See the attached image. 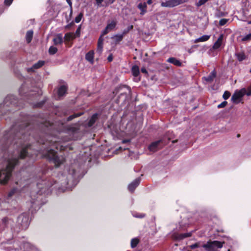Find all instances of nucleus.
Wrapping results in <instances>:
<instances>
[{
  "label": "nucleus",
  "instance_id": "nucleus-58",
  "mask_svg": "<svg viewBox=\"0 0 251 251\" xmlns=\"http://www.w3.org/2000/svg\"><path fill=\"white\" fill-rule=\"evenodd\" d=\"M133 25H130L127 27V29H129V31H130L133 28Z\"/></svg>",
  "mask_w": 251,
  "mask_h": 251
},
{
  "label": "nucleus",
  "instance_id": "nucleus-42",
  "mask_svg": "<svg viewBox=\"0 0 251 251\" xmlns=\"http://www.w3.org/2000/svg\"><path fill=\"white\" fill-rule=\"evenodd\" d=\"M230 96V93L228 91H225L223 95V98L225 100L228 99Z\"/></svg>",
  "mask_w": 251,
  "mask_h": 251
},
{
  "label": "nucleus",
  "instance_id": "nucleus-37",
  "mask_svg": "<svg viewBox=\"0 0 251 251\" xmlns=\"http://www.w3.org/2000/svg\"><path fill=\"white\" fill-rule=\"evenodd\" d=\"M132 215L134 217L138 218H143L145 216V214L143 213H138L136 212H134L132 213Z\"/></svg>",
  "mask_w": 251,
  "mask_h": 251
},
{
  "label": "nucleus",
  "instance_id": "nucleus-18",
  "mask_svg": "<svg viewBox=\"0 0 251 251\" xmlns=\"http://www.w3.org/2000/svg\"><path fill=\"white\" fill-rule=\"evenodd\" d=\"M216 72L215 70H213L210 74L207 76L203 77L207 82H211L213 81L214 79L216 77Z\"/></svg>",
  "mask_w": 251,
  "mask_h": 251
},
{
  "label": "nucleus",
  "instance_id": "nucleus-24",
  "mask_svg": "<svg viewBox=\"0 0 251 251\" xmlns=\"http://www.w3.org/2000/svg\"><path fill=\"white\" fill-rule=\"evenodd\" d=\"M76 38V36L72 32H68L65 34L64 39L66 41H70Z\"/></svg>",
  "mask_w": 251,
  "mask_h": 251
},
{
  "label": "nucleus",
  "instance_id": "nucleus-40",
  "mask_svg": "<svg viewBox=\"0 0 251 251\" xmlns=\"http://www.w3.org/2000/svg\"><path fill=\"white\" fill-rule=\"evenodd\" d=\"M251 40V33H250L248 35L244 36L242 39V40L243 41H248Z\"/></svg>",
  "mask_w": 251,
  "mask_h": 251
},
{
  "label": "nucleus",
  "instance_id": "nucleus-59",
  "mask_svg": "<svg viewBox=\"0 0 251 251\" xmlns=\"http://www.w3.org/2000/svg\"><path fill=\"white\" fill-rule=\"evenodd\" d=\"M2 202H3V201L0 198V205H1V203Z\"/></svg>",
  "mask_w": 251,
  "mask_h": 251
},
{
  "label": "nucleus",
  "instance_id": "nucleus-44",
  "mask_svg": "<svg viewBox=\"0 0 251 251\" xmlns=\"http://www.w3.org/2000/svg\"><path fill=\"white\" fill-rule=\"evenodd\" d=\"M228 20L226 19H222L219 21V25L221 26L224 25L227 22Z\"/></svg>",
  "mask_w": 251,
  "mask_h": 251
},
{
  "label": "nucleus",
  "instance_id": "nucleus-61",
  "mask_svg": "<svg viewBox=\"0 0 251 251\" xmlns=\"http://www.w3.org/2000/svg\"><path fill=\"white\" fill-rule=\"evenodd\" d=\"M250 73H251V69H250Z\"/></svg>",
  "mask_w": 251,
  "mask_h": 251
},
{
  "label": "nucleus",
  "instance_id": "nucleus-56",
  "mask_svg": "<svg viewBox=\"0 0 251 251\" xmlns=\"http://www.w3.org/2000/svg\"><path fill=\"white\" fill-rule=\"evenodd\" d=\"M152 0H148L147 1V4H151L152 2Z\"/></svg>",
  "mask_w": 251,
  "mask_h": 251
},
{
  "label": "nucleus",
  "instance_id": "nucleus-41",
  "mask_svg": "<svg viewBox=\"0 0 251 251\" xmlns=\"http://www.w3.org/2000/svg\"><path fill=\"white\" fill-rule=\"evenodd\" d=\"M82 16H83V14L82 13H80L78 14V15L75 17V22L76 23H78L81 21Z\"/></svg>",
  "mask_w": 251,
  "mask_h": 251
},
{
  "label": "nucleus",
  "instance_id": "nucleus-51",
  "mask_svg": "<svg viewBox=\"0 0 251 251\" xmlns=\"http://www.w3.org/2000/svg\"><path fill=\"white\" fill-rule=\"evenodd\" d=\"M69 130L73 132H75L78 130V128L75 127H71L69 128Z\"/></svg>",
  "mask_w": 251,
  "mask_h": 251
},
{
  "label": "nucleus",
  "instance_id": "nucleus-30",
  "mask_svg": "<svg viewBox=\"0 0 251 251\" xmlns=\"http://www.w3.org/2000/svg\"><path fill=\"white\" fill-rule=\"evenodd\" d=\"M239 61H242L246 58V56L243 52H240L235 54Z\"/></svg>",
  "mask_w": 251,
  "mask_h": 251
},
{
  "label": "nucleus",
  "instance_id": "nucleus-14",
  "mask_svg": "<svg viewBox=\"0 0 251 251\" xmlns=\"http://www.w3.org/2000/svg\"><path fill=\"white\" fill-rule=\"evenodd\" d=\"M19 192L17 188H13L8 194L6 198L4 200L6 202H9L10 200Z\"/></svg>",
  "mask_w": 251,
  "mask_h": 251
},
{
  "label": "nucleus",
  "instance_id": "nucleus-31",
  "mask_svg": "<svg viewBox=\"0 0 251 251\" xmlns=\"http://www.w3.org/2000/svg\"><path fill=\"white\" fill-rule=\"evenodd\" d=\"M132 73L134 76H138L139 74V69L137 66H133L132 67Z\"/></svg>",
  "mask_w": 251,
  "mask_h": 251
},
{
  "label": "nucleus",
  "instance_id": "nucleus-52",
  "mask_svg": "<svg viewBox=\"0 0 251 251\" xmlns=\"http://www.w3.org/2000/svg\"><path fill=\"white\" fill-rule=\"evenodd\" d=\"M141 71L142 73H144V74H147L148 73V72L147 71V70L145 68H141Z\"/></svg>",
  "mask_w": 251,
  "mask_h": 251
},
{
  "label": "nucleus",
  "instance_id": "nucleus-27",
  "mask_svg": "<svg viewBox=\"0 0 251 251\" xmlns=\"http://www.w3.org/2000/svg\"><path fill=\"white\" fill-rule=\"evenodd\" d=\"M210 38V36L207 35H204L201 37L196 39L195 43L202 42L207 41Z\"/></svg>",
  "mask_w": 251,
  "mask_h": 251
},
{
  "label": "nucleus",
  "instance_id": "nucleus-12",
  "mask_svg": "<svg viewBox=\"0 0 251 251\" xmlns=\"http://www.w3.org/2000/svg\"><path fill=\"white\" fill-rule=\"evenodd\" d=\"M44 64L45 61L39 60L37 63L33 64L31 67L26 68V70L28 73H33L35 71V70L42 67Z\"/></svg>",
  "mask_w": 251,
  "mask_h": 251
},
{
  "label": "nucleus",
  "instance_id": "nucleus-32",
  "mask_svg": "<svg viewBox=\"0 0 251 251\" xmlns=\"http://www.w3.org/2000/svg\"><path fill=\"white\" fill-rule=\"evenodd\" d=\"M139 242V240L138 238H135L132 239L131 240V247L132 248H135L138 244Z\"/></svg>",
  "mask_w": 251,
  "mask_h": 251
},
{
  "label": "nucleus",
  "instance_id": "nucleus-23",
  "mask_svg": "<svg viewBox=\"0 0 251 251\" xmlns=\"http://www.w3.org/2000/svg\"><path fill=\"white\" fill-rule=\"evenodd\" d=\"M94 51L91 50L89 51L85 56L86 59L91 63L93 62L94 60Z\"/></svg>",
  "mask_w": 251,
  "mask_h": 251
},
{
  "label": "nucleus",
  "instance_id": "nucleus-29",
  "mask_svg": "<svg viewBox=\"0 0 251 251\" xmlns=\"http://www.w3.org/2000/svg\"><path fill=\"white\" fill-rule=\"evenodd\" d=\"M117 25V22L115 21H112L110 23H108L106 27L110 31L113 30Z\"/></svg>",
  "mask_w": 251,
  "mask_h": 251
},
{
  "label": "nucleus",
  "instance_id": "nucleus-57",
  "mask_svg": "<svg viewBox=\"0 0 251 251\" xmlns=\"http://www.w3.org/2000/svg\"><path fill=\"white\" fill-rule=\"evenodd\" d=\"M130 142V140H123V141H122V142H123V143H128V142Z\"/></svg>",
  "mask_w": 251,
  "mask_h": 251
},
{
  "label": "nucleus",
  "instance_id": "nucleus-34",
  "mask_svg": "<svg viewBox=\"0 0 251 251\" xmlns=\"http://www.w3.org/2000/svg\"><path fill=\"white\" fill-rule=\"evenodd\" d=\"M26 248L27 251H39L35 246L29 244H27Z\"/></svg>",
  "mask_w": 251,
  "mask_h": 251
},
{
  "label": "nucleus",
  "instance_id": "nucleus-13",
  "mask_svg": "<svg viewBox=\"0 0 251 251\" xmlns=\"http://www.w3.org/2000/svg\"><path fill=\"white\" fill-rule=\"evenodd\" d=\"M141 181L140 178H136L133 181L130 183L128 188L129 191L133 192L135 188L138 186Z\"/></svg>",
  "mask_w": 251,
  "mask_h": 251
},
{
  "label": "nucleus",
  "instance_id": "nucleus-3",
  "mask_svg": "<svg viewBox=\"0 0 251 251\" xmlns=\"http://www.w3.org/2000/svg\"><path fill=\"white\" fill-rule=\"evenodd\" d=\"M46 141L43 139H39L38 142L43 145L41 151L43 156L46 158L49 161L54 164L56 167L60 166L65 161V158L62 155H58L56 150H63L64 146L62 143L57 140L55 137H50Z\"/></svg>",
  "mask_w": 251,
  "mask_h": 251
},
{
  "label": "nucleus",
  "instance_id": "nucleus-48",
  "mask_svg": "<svg viewBox=\"0 0 251 251\" xmlns=\"http://www.w3.org/2000/svg\"><path fill=\"white\" fill-rule=\"evenodd\" d=\"M110 31L105 27V29L102 31L101 35L103 36L107 34Z\"/></svg>",
  "mask_w": 251,
  "mask_h": 251
},
{
  "label": "nucleus",
  "instance_id": "nucleus-16",
  "mask_svg": "<svg viewBox=\"0 0 251 251\" xmlns=\"http://www.w3.org/2000/svg\"><path fill=\"white\" fill-rule=\"evenodd\" d=\"M224 38V34H221L218 38L217 40L215 42L213 46V49L214 50H217L222 45V41Z\"/></svg>",
  "mask_w": 251,
  "mask_h": 251
},
{
  "label": "nucleus",
  "instance_id": "nucleus-47",
  "mask_svg": "<svg viewBox=\"0 0 251 251\" xmlns=\"http://www.w3.org/2000/svg\"><path fill=\"white\" fill-rule=\"evenodd\" d=\"M115 0H105L104 3H105V6H107L109 4L113 3L115 1Z\"/></svg>",
  "mask_w": 251,
  "mask_h": 251
},
{
  "label": "nucleus",
  "instance_id": "nucleus-21",
  "mask_svg": "<svg viewBox=\"0 0 251 251\" xmlns=\"http://www.w3.org/2000/svg\"><path fill=\"white\" fill-rule=\"evenodd\" d=\"M53 42L55 45H61L63 43V38L60 34H57V35L53 38Z\"/></svg>",
  "mask_w": 251,
  "mask_h": 251
},
{
  "label": "nucleus",
  "instance_id": "nucleus-43",
  "mask_svg": "<svg viewBox=\"0 0 251 251\" xmlns=\"http://www.w3.org/2000/svg\"><path fill=\"white\" fill-rule=\"evenodd\" d=\"M67 3L69 4L70 8V16H72L73 14L72 3L71 0H67Z\"/></svg>",
  "mask_w": 251,
  "mask_h": 251
},
{
  "label": "nucleus",
  "instance_id": "nucleus-33",
  "mask_svg": "<svg viewBox=\"0 0 251 251\" xmlns=\"http://www.w3.org/2000/svg\"><path fill=\"white\" fill-rule=\"evenodd\" d=\"M57 50H58L56 47L54 46H51L49 48V52L50 54L53 55L57 52Z\"/></svg>",
  "mask_w": 251,
  "mask_h": 251
},
{
  "label": "nucleus",
  "instance_id": "nucleus-36",
  "mask_svg": "<svg viewBox=\"0 0 251 251\" xmlns=\"http://www.w3.org/2000/svg\"><path fill=\"white\" fill-rule=\"evenodd\" d=\"M98 7L106 6L104 0H95Z\"/></svg>",
  "mask_w": 251,
  "mask_h": 251
},
{
  "label": "nucleus",
  "instance_id": "nucleus-35",
  "mask_svg": "<svg viewBox=\"0 0 251 251\" xmlns=\"http://www.w3.org/2000/svg\"><path fill=\"white\" fill-rule=\"evenodd\" d=\"M123 38V34H116L113 37V39L116 42L121 41Z\"/></svg>",
  "mask_w": 251,
  "mask_h": 251
},
{
  "label": "nucleus",
  "instance_id": "nucleus-49",
  "mask_svg": "<svg viewBox=\"0 0 251 251\" xmlns=\"http://www.w3.org/2000/svg\"><path fill=\"white\" fill-rule=\"evenodd\" d=\"M13 1V0H5L4 3L5 5L9 6L12 3Z\"/></svg>",
  "mask_w": 251,
  "mask_h": 251
},
{
  "label": "nucleus",
  "instance_id": "nucleus-50",
  "mask_svg": "<svg viewBox=\"0 0 251 251\" xmlns=\"http://www.w3.org/2000/svg\"><path fill=\"white\" fill-rule=\"evenodd\" d=\"M74 25V23L73 22H72L69 24L66 25L65 26V28L66 29H69L70 27H71L72 26Z\"/></svg>",
  "mask_w": 251,
  "mask_h": 251
},
{
  "label": "nucleus",
  "instance_id": "nucleus-62",
  "mask_svg": "<svg viewBox=\"0 0 251 251\" xmlns=\"http://www.w3.org/2000/svg\"><path fill=\"white\" fill-rule=\"evenodd\" d=\"M250 24H251V21L250 22Z\"/></svg>",
  "mask_w": 251,
  "mask_h": 251
},
{
  "label": "nucleus",
  "instance_id": "nucleus-10",
  "mask_svg": "<svg viewBox=\"0 0 251 251\" xmlns=\"http://www.w3.org/2000/svg\"><path fill=\"white\" fill-rule=\"evenodd\" d=\"M161 140H159L151 143L148 147L149 150L151 151L155 152L158 151L162 147Z\"/></svg>",
  "mask_w": 251,
  "mask_h": 251
},
{
  "label": "nucleus",
  "instance_id": "nucleus-54",
  "mask_svg": "<svg viewBox=\"0 0 251 251\" xmlns=\"http://www.w3.org/2000/svg\"><path fill=\"white\" fill-rule=\"evenodd\" d=\"M129 32V29H125L123 31V33L122 34H123V35L125 34H126L127 32Z\"/></svg>",
  "mask_w": 251,
  "mask_h": 251
},
{
  "label": "nucleus",
  "instance_id": "nucleus-11",
  "mask_svg": "<svg viewBox=\"0 0 251 251\" xmlns=\"http://www.w3.org/2000/svg\"><path fill=\"white\" fill-rule=\"evenodd\" d=\"M13 223V221L11 219H9L7 217L3 218L0 221V230H3L9 226H11Z\"/></svg>",
  "mask_w": 251,
  "mask_h": 251
},
{
  "label": "nucleus",
  "instance_id": "nucleus-28",
  "mask_svg": "<svg viewBox=\"0 0 251 251\" xmlns=\"http://www.w3.org/2000/svg\"><path fill=\"white\" fill-rule=\"evenodd\" d=\"M203 246H204V244H203L202 242H198L194 244L189 246L188 248H190V249L194 250L196 248L203 247Z\"/></svg>",
  "mask_w": 251,
  "mask_h": 251
},
{
  "label": "nucleus",
  "instance_id": "nucleus-22",
  "mask_svg": "<svg viewBox=\"0 0 251 251\" xmlns=\"http://www.w3.org/2000/svg\"><path fill=\"white\" fill-rule=\"evenodd\" d=\"M67 91V88L65 85L60 86L58 90V96L59 97L63 96Z\"/></svg>",
  "mask_w": 251,
  "mask_h": 251
},
{
  "label": "nucleus",
  "instance_id": "nucleus-20",
  "mask_svg": "<svg viewBox=\"0 0 251 251\" xmlns=\"http://www.w3.org/2000/svg\"><path fill=\"white\" fill-rule=\"evenodd\" d=\"M167 61L169 63H172L176 66H181L182 63L181 62L175 57H170L169 58Z\"/></svg>",
  "mask_w": 251,
  "mask_h": 251
},
{
  "label": "nucleus",
  "instance_id": "nucleus-4",
  "mask_svg": "<svg viewBox=\"0 0 251 251\" xmlns=\"http://www.w3.org/2000/svg\"><path fill=\"white\" fill-rule=\"evenodd\" d=\"M25 89V85H22L19 89L20 95L23 97V99H26L28 102L33 104L35 107H39L43 105L44 103V101H42L41 102L37 103H35L32 101L33 100H37V97L39 95V94L37 95L36 93L33 92H30L26 94L24 92Z\"/></svg>",
  "mask_w": 251,
  "mask_h": 251
},
{
  "label": "nucleus",
  "instance_id": "nucleus-38",
  "mask_svg": "<svg viewBox=\"0 0 251 251\" xmlns=\"http://www.w3.org/2000/svg\"><path fill=\"white\" fill-rule=\"evenodd\" d=\"M81 113H78V114H73L70 116H69L67 118V120L68 121H71L73 119H74L75 118V117H78L80 115H81Z\"/></svg>",
  "mask_w": 251,
  "mask_h": 251
},
{
  "label": "nucleus",
  "instance_id": "nucleus-60",
  "mask_svg": "<svg viewBox=\"0 0 251 251\" xmlns=\"http://www.w3.org/2000/svg\"><path fill=\"white\" fill-rule=\"evenodd\" d=\"M12 250V249L10 248L9 249V251H11Z\"/></svg>",
  "mask_w": 251,
  "mask_h": 251
},
{
  "label": "nucleus",
  "instance_id": "nucleus-39",
  "mask_svg": "<svg viewBox=\"0 0 251 251\" xmlns=\"http://www.w3.org/2000/svg\"><path fill=\"white\" fill-rule=\"evenodd\" d=\"M207 1V0H200L198 2L196 3V5L197 7H200L204 4Z\"/></svg>",
  "mask_w": 251,
  "mask_h": 251
},
{
  "label": "nucleus",
  "instance_id": "nucleus-8",
  "mask_svg": "<svg viewBox=\"0 0 251 251\" xmlns=\"http://www.w3.org/2000/svg\"><path fill=\"white\" fill-rule=\"evenodd\" d=\"M188 0H169L162 2L161 6L165 7H174L187 2Z\"/></svg>",
  "mask_w": 251,
  "mask_h": 251
},
{
  "label": "nucleus",
  "instance_id": "nucleus-7",
  "mask_svg": "<svg viewBox=\"0 0 251 251\" xmlns=\"http://www.w3.org/2000/svg\"><path fill=\"white\" fill-rule=\"evenodd\" d=\"M18 223L22 226V229H26L29 226V216L26 213H23L20 215L17 219Z\"/></svg>",
  "mask_w": 251,
  "mask_h": 251
},
{
  "label": "nucleus",
  "instance_id": "nucleus-9",
  "mask_svg": "<svg viewBox=\"0 0 251 251\" xmlns=\"http://www.w3.org/2000/svg\"><path fill=\"white\" fill-rule=\"evenodd\" d=\"M246 93V89H242L240 91H236L234 92L231 97V100L234 103H238L240 102L242 98Z\"/></svg>",
  "mask_w": 251,
  "mask_h": 251
},
{
  "label": "nucleus",
  "instance_id": "nucleus-6",
  "mask_svg": "<svg viewBox=\"0 0 251 251\" xmlns=\"http://www.w3.org/2000/svg\"><path fill=\"white\" fill-rule=\"evenodd\" d=\"M223 242L218 241H208L206 244H204L203 248L206 251H217L218 249L223 247Z\"/></svg>",
  "mask_w": 251,
  "mask_h": 251
},
{
  "label": "nucleus",
  "instance_id": "nucleus-5",
  "mask_svg": "<svg viewBox=\"0 0 251 251\" xmlns=\"http://www.w3.org/2000/svg\"><path fill=\"white\" fill-rule=\"evenodd\" d=\"M10 106H18V100L14 95H8L4 99L3 102L0 105V113L3 114V111L5 109L9 111V109L7 108Z\"/></svg>",
  "mask_w": 251,
  "mask_h": 251
},
{
  "label": "nucleus",
  "instance_id": "nucleus-45",
  "mask_svg": "<svg viewBox=\"0 0 251 251\" xmlns=\"http://www.w3.org/2000/svg\"><path fill=\"white\" fill-rule=\"evenodd\" d=\"M80 29H81V25H80L77 28L75 33H74L76 36V37H79L80 36Z\"/></svg>",
  "mask_w": 251,
  "mask_h": 251
},
{
  "label": "nucleus",
  "instance_id": "nucleus-2",
  "mask_svg": "<svg viewBox=\"0 0 251 251\" xmlns=\"http://www.w3.org/2000/svg\"><path fill=\"white\" fill-rule=\"evenodd\" d=\"M78 175L73 168H70L67 175L61 174L59 177L58 181L55 180L53 184L43 181L44 184L37 183V186L40 190L38 195H41L43 194H48L50 192V188L53 187V188L57 189L60 192L71 190L79 181Z\"/></svg>",
  "mask_w": 251,
  "mask_h": 251
},
{
  "label": "nucleus",
  "instance_id": "nucleus-17",
  "mask_svg": "<svg viewBox=\"0 0 251 251\" xmlns=\"http://www.w3.org/2000/svg\"><path fill=\"white\" fill-rule=\"evenodd\" d=\"M138 8L141 11V12L140 14L141 15H144L145 14V13H147V3L146 2H143V3H140L137 6Z\"/></svg>",
  "mask_w": 251,
  "mask_h": 251
},
{
  "label": "nucleus",
  "instance_id": "nucleus-53",
  "mask_svg": "<svg viewBox=\"0 0 251 251\" xmlns=\"http://www.w3.org/2000/svg\"><path fill=\"white\" fill-rule=\"evenodd\" d=\"M107 60L109 62H111L112 61L113 56H112V54H110L108 56V57H107Z\"/></svg>",
  "mask_w": 251,
  "mask_h": 251
},
{
  "label": "nucleus",
  "instance_id": "nucleus-1",
  "mask_svg": "<svg viewBox=\"0 0 251 251\" xmlns=\"http://www.w3.org/2000/svg\"><path fill=\"white\" fill-rule=\"evenodd\" d=\"M25 117L20 123H16L4 135L1 141L3 156L2 162L5 168L0 170V184H5L9 180L11 172L18 164L19 159H23L28 154L30 145L25 141L30 139L28 133L32 126Z\"/></svg>",
  "mask_w": 251,
  "mask_h": 251
},
{
  "label": "nucleus",
  "instance_id": "nucleus-55",
  "mask_svg": "<svg viewBox=\"0 0 251 251\" xmlns=\"http://www.w3.org/2000/svg\"><path fill=\"white\" fill-rule=\"evenodd\" d=\"M248 96L251 95V89L249 88V91L247 93Z\"/></svg>",
  "mask_w": 251,
  "mask_h": 251
},
{
  "label": "nucleus",
  "instance_id": "nucleus-46",
  "mask_svg": "<svg viewBox=\"0 0 251 251\" xmlns=\"http://www.w3.org/2000/svg\"><path fill=\"white\" fill-rule=\"evenodd\" d=\"M227 103V102L226 101H224L222 102L221 103H220V104H219L218 105V107L219 108H223L226 105Z\"/></svg>",
  "mask_w": 251,
  "mask_h": 251
},
{
  "label": "nucleus",
  "instance_id": "nucleus-15",
  "mask_svg": "<svg viewBox=\"0 0 251 251\" xmlns=\"http://www.w3.org/2000/svg\"><path fill=\"white\" fill-rule=\"evenodd\" d=\"M191 234H192L191 232L181 234L175 233L173 235V237L175 239H176L177 240H181L186 237L191 236Z\"/></svg>",
  "mask_w": 251,
  "mask_h": 251
},
{
  "label": "nucleus",
  "instance_id": "nucleus-26",
  "mask_svg": "<svg viewBox=\"0 0 251 251\" xmlns=\"http://www.w3.org/2000/svg\"><path fill=\"white\" fill-rule=\"evenodd\" d=\"M33 32L32 30H30L27 31L26 33L25 38L27 43H29L31 41L33 37Z\"/></svg>",
  "mask_w": 251,
  "mask_h": 251
},
{
  "label": "nucleus",
  "instance_id": "nucleus-25",
  "mask_svg": "<svg viewBox=\"0 0 251 251\" xmlns=\"http://www.w3.org/2000/svg\"><path fill=\"white\" fill-rule=\"evenodd\" d=\"M98 114L96 113L93 115L90 119L89 120L88 125L89 126H92L96 122L98 118Z\"/></svg>",
  "mask_w": 251,
  "mask_h": 251
},
{
  "label": "nucleus",
  "instance_id": "nucleus-19",
  "mask_svg": "<svg viewBox=\"0 0 251 251\" xmlns=\"http://www.w3.org/2000/svg\"><path fill=\"white\" fill-rule=\"evenodd\" d=\"M102 37H103L102 36L100 35V36L99 38L98 42V47H97V51L99 54H100L102 51L103 42V40H104V39Z\"/></svg>",
  "mask_w": 251,
  "mask_h": 251
}]
</instances>
